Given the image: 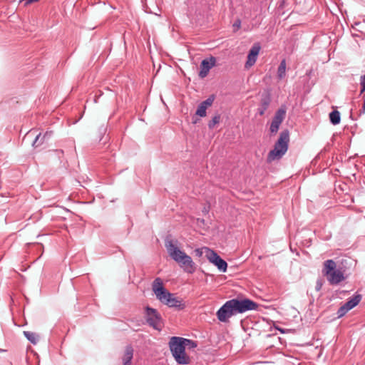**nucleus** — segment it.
I'll list each match as a JSON object with an SVG mask.
<instances>
[{"label":"nucleus","instance_id":"1","mask_svg":"<svg viewBox=\"0 0 365 365\" xmlns=\"http://www.w3.org/2000/svg\"><path fill=\"white\" fill-rule=\"evenodd\" d=\"M165 247L170 257L178 263L187 272L193 271L194 262L185 252L180 250L172 240L165 242Z\"/></svg>","mask_w":365,"mask_h":365},{"label":"nucleus","instance_id":"2","mask_svg":"<svg viewBox=\"0 0 365 365\" xmlns=\"http://www.w3.org/2000/svg\"><path fill=\"white\" fill-rule=\"evenodd\" d=\"M153 291L157 299L168 307H179L181 306V301L164 288L160 278H156L153 282Z\"/></svg>","mask_w":365,"mask_h":365},{"label":"nucleus","instance_id":"3","mask_svg":"<svg viewBox=\"0 0 365 365\" xmlns=\"http://www.w3.org/2000/svg\"><path fill=\"white\" fill-rule=\"evenodd\" d=\"M289 142V132L286 129L280 133L279 137L275 143L274 148L269 152L267 161L270 163L275 160L281 159L288 150Z\"/></svg>","mask_w":365,"mask_h":365},{"label":"nucleus","instance_id":"4","mask_svg":"<svg viewBox=\"0 0 365 365\" xmlns=\"http://www.w3.org/2000/svg\"><path fill=\"white\" fill-rule=\"evenodd\" d=\"M182 337L173 336L169 341V346L176 361L180 364H187L190 359L185 354V345Z\"/></svg>","mask_w":365,"mask_h":365},{"label":"nucleus","instance_id":"5","mask_svg":"<svg viewBox=\"0 0 365 365\" xmlns=\"http://www.w3.org/2000/svg\"><path fill=\"white\" fill-rule=\"evenodd\" d=\"M235 314L244 313L247 311L255 310L258 304L249 299H233L229 300Z\"/></svg>","mask_w":365,"mask_h":365},{"label":"nucleus","instance_id":"6","mask_svg":"<svg viewBox=\"0 0 365 365\" xmlns=\"http://www.w3.org/2000/svg\"><path fill=\"white\" fill-rule=\"evenodd\" d=\"M145 317L148 324L155 329L161 328V317L158 312L153 309L147 307L145 308Z\"/></svg>","mask_w":365,"mask_h":365},{"label":"nucleus","instance_id":"7","mask_svg":"<svg viewBox=\"0 0 365 365\" xmlns=\"http://www.w3.org/2000/svg\"><path fill=\"white\" fill-rule=\"evenodd\" d=\"M285 116L286 110L284 108H280L276 111L269 127V131L272 135H274L277 133Z\"/></svg>","mask_w":365,"mask_h":365},{"label":"nucleus","instance_id":"8","mask_svg":"<svg viewBox=\"0 0 365 365\" xmlns=\"http://www.w3.org/2000/svg\"><path fill=\"white\" fill-rule=\"evenodd\" d=\"M361 295L356 293L351 298L342 305L337 311L339 317L344 316L349 310L355 307L361 300Z\"/></svg>","mask_w":365,"mask_h":365},{"label":"nucleus","instance_id":"9","mask_svg":"<svg viewBox=\"0 0 365 365\" xmlns=\"http://www.w3.org/2000/svg\"><path fill=\"white\" fill-rule=\"evenodd\" d=\"M208 253V260L210 262L215 265L220 272H225L227 270V264L222 259L217 252L212 250H205Z\"/></svg>","mask_w":365,"mask_h":365},{"label":"nucleus","instance_id":"10","mask_svg":"<svg viewBox=\"0 0 365 365\" xmlns=\"http://www.w3.org/2000/svg\"><path fill=\"white\" fill-rule=\"evenodd\" d=\"M235 314L230 301H227L217 312V319L222 322H226L229 318Z\"/></svg>","mask_w":365,"mask_h":365},{"label":"nucleus","instance_id":"11","mask_svg":"<svg viewBox=\"0 0 365 365\" xmlns=\"http://www.w3.org/2000/svg\"><path fill=\"white\" fill-rule=\"evenodd\" d=\"M323 274H342V267L333 259H327L324 262Z\"/></svg>","mask_w":365,"mask_h":365},{"label":"nucleus","instance_id":"12","mask_svg":"<svg viewBox=\"0 0 365 365\" xmlns=\"http://www.w3.org/2000/svg\"><path fill=\"white\" fill-rule=\"evenodd\" d=\"M215 58L212 56L209 60L204 59L202 61L199 72V76L201 78H204L207 76L210 70L215 66Z\"/></svg>","mask_w":365,"mask_h":365},{"label":"nucleus","instance_id":"13","mask_svg":"<svg viewBox=\"0 0 365 365\" xmlns=\"http://www.w3.org/2000/svg\"><path fill=\"white\" fill-rule=\"evenodd\" d=\"M260 48V46L258 43H255L252 46V47L249 51L247 60L245 63V67L247 68H250L255 63Z\"/></svg>","mask_w":365,"mask_h":365},{"label":"nucleus","instance_id":"14","mask_svg":"<svg viewBox=\"0 0 365 365\" xmlns=\"http://www.w3.org/2000/svg\"><path fill=\"white\" fill-rule=\"evenodd\" d=\"M270 97L268 95H266L262 98L259 107L258 108V113L260 115H263L264 114L270 104Z\"/></svg>","mask_w":365,"mask_h":365},{"label":"nucleus","instance_id":"15","mask_svg":"<svg viewBox=\"0 0 365 365\" xmlns=\"http://www.w3.org/2000/svg\"><path fill=\"white\" fill-rule=\"evenodd\" d=\"M133 357V349L131 346L128 345L125 347L122 360H123V361H131Z\"/></svg>","mask_w":365,"mask_h":365},{"label":"nucleus","instance_id":"16","mask_svg":"<svg viewBox=\"0 0 365 365\" xmlns=\"http://www.w3.org/2000/svg\"><path fill=\"white\" fill-rule=\"evenodd\" d=\"M24 335L25 337L33 344H37L38 341V335L34 332L29 331H24Z\"/></svg>","mask_w":365,"mask_h":365},{"label":"nucleus","instance_id":"17","mask_svg":"<svg viewBox=\"0 0 365 365\" xmlns=\"http://www.w3.org/2000/svg\"><path fill=\"white\" fill-rule=\"evenodd\" d=\"M329 120L333 125H338L341 121L340 113L334 110L329 113Z\"/></svg>","mask_w":365,"mask_h":365},{"label":"nucleus","instance_id":"18","mask_svg":"<svg viewBox=\"0 0 365 365\" xmlns=\"http://www.w3.org/2000/svg\"><path fill=\"white\" fill-rule=\"evenodd\" d=\"M327 280L332 285H336L345 279L344 275H327Z\"/></svg>","mask_w":365,"mask_h":365},{"label":"nucleus","instance_id":"19","mask_svg":"<svg viewBox=\"0 0 365 365\" xmlns=\"http://www.w3.org/2000/svg\"><path fill=\"white\" fill-rule=\"evenodd\" d=\"M286 61L283 59L281 61L280 64L277 69V76L279 79L283 78L286 75Z\"/></svg>","mask_w":365,"mask_h":365},{"label":"nucleus","instance_id":"20","mask_svg":"<svg viewBox=\"0 0 365 365\" xmlns=\"http://www.w3.org/2000/svg\"><path fill=\"white\" fill-rule=\"evenodd\" d=\"M44 140L45 139L42 138L41 133H39L38 135H36V138L34 139L32 145L34 147H38L43 144Z\"/></svg>","mask_w":365,"mask_h":365},{"label":"nucleus","instance_id":"21","mask_svg":"<svg viewBox=\"0 0 365 365\" xmlns=\"http://www.w3.org/2000/svg\"><path fill=\"white\" fill-rule=\"evenodd\" d=\"M349 261H350V259L346 258V257H343L336 261L338 264H339L342 267V273L344 272H345V268H346V265L348 264Z\"/></svg>","mask_w":365,"mask_h":365},{"label":"nucleus","instance_id":"22","mask_svg":"<svg viewBox=\"0 0 365 365\" xmlns=\"http://www.w3.org/2000/svg\"><path fill=\"white\" fill-rule=\"evenodd\" d=\"M206 110H207V108H205V106L204 105H202V103H200L198 106V108L196 110V115H197L200 117H204L206 115Z\"/></svg>","mask_w":365,"mask_h":365},{"label":"nucleus","instance_id":"23","mask_svg":"<svg viewBox=\"0 0 365 365\" xmlns=\"http://www.w3.org/2000/svg\"><path fill=\"white\" fill-rule=\"evenodd\" d=\"M182 341H184V345H185V347H188L189 349H193L197 346V344L195 341L185 338H182Z\"/></svg>","mask_w":365,"mask_h":365},{"label":"nucleus","instance_id":"24","mask_svg":"<svg viewBox=\"0 0 365 365\" xmlns=\"http://www.w3.org/2000/svg\"><path fill=\"white\" fill-rule=\"evenodd\" d=\"M205 250H210L208 247H204L202 248H198L195 250V252L196 253V255L197 256H202V255H205V257L208 259V253L206 252Z\"/></svg>","mask_w":365,"mask_h":365},{"label":"nucleus","instance_id":"25","mask_svg":"<svg viewBox=\"0 0 365 365\" xmlns=\"http://www.w3.org/2000/svg\"><path fill=\"white\" fill-rule=\"evenodd\" d=\"M220 120V115H217L214 116V117L212 118V120L209 122V123H208V126H209V128H214V126H215L216 124L219 123Z\"/></svg>","mask_w":365,"mask_h":365},{"label":"nucleus","instance_id":"26","mask_svg":"<svg viewBox=\"0 0 365 365\" xmlns=\"http://www.w3.org/2000/svg\"><path fill=\"white\" fill-rule=\"evenodd\" d=\"M213 101H214V97L210 96L207 99L202 101L201 103L202 105H204L205 106V108H207L208 106H210L212 104Z\"/></svg>","mask_w":365,"mask_h":365},{"label":"nucleus","instance_id":"27","mask_svg":"<svg viewBox=\"0 0 365 365\" xmlns=\"http://www.w3.org/2000/svg\"><path fill=\"white\" fill-rule=\"evenodd\" d=\"M39 0H20L19 4H23L24 6H27L28 5L38 2Z\"/></svg>","mask_w":365,"mask_h":365},{"label":"nucleus","instance_id":"28","mask_svg":"<svg viewBox=\"0 0 365 365\" xmlns=\"http://www.w3.org/2000/svg\"><path fill=\"white\" fill-rule=\"evenodd\" d=\"M232 26H233L234 31H237V30H239L240 29V27H241V21H240V19H237L234 22Z\"/></svg>","mask_w":365,"mask_h":365},{"label":"nucleus","instance_id":"29","mask_svg":"<svg viewBox=\"0 0 365 365\" xmlns=\"http://www.w3.org/2000/svg\"><path fill=\"white\" fill-rule=\"evenodd\" d=\"M360 84L361 86V93H363L365 91V74L361 77Z\"/></svg>","mask_w":365,"mask_h":365},{"label":"nucleus","instance_id":"30","mask_svg":"<svg viewBox=\"0 0 365 365\" xmlns=\"http://www.w3.org/2000/svg\"><path fill=\"white\" fill-rule=\"evenodd\" d=\"M53 132L51 130L46 131L43 135L42 138L45 140H47L51 137Z\"/></svg>","mask_w":365,"mask_h":365},{"label":"nucleus","instance_id":"31","mask_svg":"<svg viewBox=\"0 0 365 365\" xmlns=\"http://www.w3.org/2000/svg\"><path fill=\"white\" fill-rule=\"evenodd\" d=\"M322 280H320V279L317 280V285H316V290L319 291L322 289Z\"/></svg>","mask_w":365,"mask_h":365},{"label":"nucleus","instance_id":"32","mask_svg":"<svg viewBox=\"0 0 365 365\" xmlns=\"http://www.w3.org/2000/svg\"><path fill=\"white\" fill-rule=\"evenodd\" d=\"M364 103L361 110H360V114L365 113V94L364 95Z\"/></svg>","mask_w":365,"mask_h":365},{"label":"nucleus","instance_id":"33","mask_svg":"<svg viewBox=\"0 0 365 365\" xmlns=\"http://www.w3.org/2000/svg\"><path fill=\"white\" fill-rule=\"evenodd\" d=\"M123 365H131V361H123Z\"/></svg>","mask_w":365,"mask_h":365}]
</instances>
